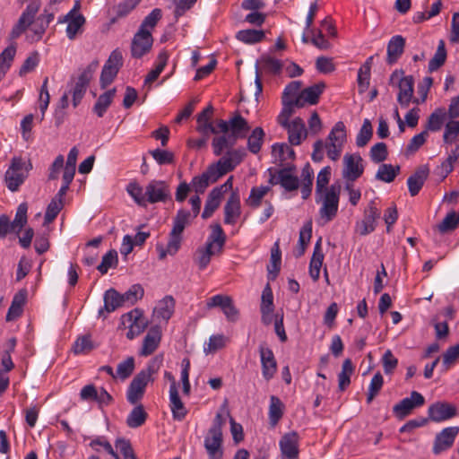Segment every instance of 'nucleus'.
<instances>
[{
	"instance_id": "f257e3e1",
	"label": "nucleus",
	"mask_w": 459,
	"mask_h": 459,
	"mask_svg": "<svg viewBox=\"0 0 459 459\" xmlns=\"http://www.w3.org/2000/svg\"><path fill=\"white\" fill-rule=\"evenodd\" d=\"M196 129L203 134H212L213 153L216 156L231 148L238 139L247 137L250 126L243 117H230L228 120L215 117H197Z\"/></svg>"
},
{
	"instance_id": "f03ea898",
	"label": "nucleus",
	"mask_w": 459,
	"mask_h": 459,
	"mask_svg": "<svg viewBox=\"0 0 459 459\" xmlns=\"http://www.w3.org/2000/svg\"><path fill=\"white\" fill-rule=\"evenodd\" d=\"M128 195L139 206L146 207L149 204L166 203L171 197L169 184L164 180H151L144 189L135 182H130L126 186Z\"/></svg>"
},
{
	"instance_id": "7ed1b4c3",
	"label": "nucleus",
	"mask_w": 459,
	"mask_h": 459,
	"mask_svg": "<svg viewBox=\"0 0 459 459\" xmlns=\"http://www.w3.org/2000/svg\"><path fill=\"white\" fill-rule=\"evenodd\" d=\"M161 17V10L155 8L143 19L132 39L131 54L133 57L141 58L151 51L153 44L152 31Z\"/></svg>"
},
{
	"instance_id": "20e7f679",
	"label": "nucleus",
	"mask_w": 459,
	"mask_h": 459,
	"mask_svg": "<svg viewBox=\"0 0 459 459\" xmlns=\"http://www.w3.org/2000/svg\"><path fill=\"white\" fill-rule=\"evenodd\" d=\"M161 361V359L155 357L134 377L126 391V399L131 404H137L143 399L146 386L154 381Z\"/></svg>"
},
{
	"instance_id": "39448f33",
	"label": "nucleus",
	"mask_w": 459,
	"mask_h": 459,
	"mask_svg": "<svg viewBox=\"0 0 459 459\" xmlns=\"http://www.w3.org/2000/svg\"><path fill=\"white\" fill-rule=\"evenodd\" d=\"M278 122L286 130L290 145H300L307 137L308 130L300 117H279Z\"/></svg>"
},
{
	"instance_id": "423d86ee",
	"label": "nucleus",
	"mask_w": 459,
	"mask_h": 459,
	"mask_svg": "<svg viewBox=\"0 0 459 459\" xmlns=\"http://www.w3.org/2000/svg\"><path fill=\"white\" fill-rule=\"evenodd\" d=\"M390 83L392 86L398 88L397 100L400 105L408 107L413 97V77L404 75L402 70H395L390 76Z\"/></svg>"
},
{
	"instance_id": "0eeeda50",
	"label": "nucleus",
	"mask_w": 459,
	"mask_h": 459,
	"mask_svg": "<svg viewBox=\"0 0 459 459\" xmlns=\"http://www.w3.org/2000/svg\"><path fill=\"white\" fill-rule=\"evenodd\" d=\"M346 142V130L342 122H338L329 133L325 144L327 157L336 161L341 157L344 143Z\"/></svg>"
},
{
	"instance_id": "6e6552de",
	"label": "nucleus",
	"mask_w": 459,
	"mask_h": 459,
	"mask_svg": "<svg viewBox=\"0 0 459 459\" xmlns=\"http://www.w3.org/2000/svg\"><path fill=\"white\" fill-rule=\"evenodd\" d=\"M31 167L30 162H26L20 157L13 158L11 166L4 175L8 189L12 192L17 191L27 178V173Z\"/></svg>"
},
{
	"instance_id": "1a4fd4ad",
	"label": "nucleus",
	"mask_w": 459,
	"mask_h": 459,
	"mask_svg": "<svg viewBox=\"0 0 459 459\" xmlns=\"http://www.w3.org/2000/svg\"><path fill=\"white\" fill-rule=\"evenodd\" d=\"M322 206L319 210L320 219L323 223L333 220L338 212L340 189L338 186H331L321 193Z\"/></svg>"
},
{
	"instance_id": "9d476101",
	"label": "nucleus",
	"mask_w": 459,
	"mask_h": 459,
	"mask_svg": "<svg viewBox=\"0 0 459 459\" xmlns=\"http://www.w3.org/2000/svg\"><path fill=\"white\" fill-rule=\"evenodd\" d=\"M99 65L98 61H92L91 64L87 65L86 68L83 69V71L79 75L77 82H75L74 86L72 88V93H73V106L76 108L81 100H82L88 84L91 82L93 74L97 70Z\"/></svg>"
},
{
	"instance_id": "9b49d317",
	"label": "nucleus",
	"mask_w": 459,
	"mask_h": 459,
	"mask_svg": "<svg viewBox=\"0 0 459 459\" xmlns=\"http://www.w3.org/2000/svg\"><path fill=\"white\" fill-rule=\"evenodd\" d=\"M122 65V52L119 49L113 50L101 71L100 85L102 88H106L114 81Z\"/></svg>"
},
{
	"instance_id": "f8f14e48",
	"label": "nucleus",
	"mask_w": 459,
	"mask_h": 459,
	"mask_svg": "<svg viewBox=\"0 0 459 459\" xmlns=\"http://www.w3.org/2000/svg\"><path fill=\"white\" fill-rule=\"evenodd\" d=\"M243 155L237 150L229 151L216 163L209 166L214 176L219 179L228 172L232 171L241 161Z\"/></svg>"
},
{
	"instance_id": "ddd939ff",
	"label": "nucleus",
	"mask_w": 459,
	"mask_h": 459,
	"mask_svg": "<svg viewBox=\"0 0 459 459\" xmlns=\"http://www.w3.org/2000/svg\"><path fill=\"white\" fill-rule=\"evenodd\" d=\"M364 172L363 159L359 153H346L343 156L342 178L347 182H354Z\"/></svg>"
},
{
	"instance_id": "4468645a",
	"label": "nucleus",
	"mask_w": 459,
	"mask_h": 459,
	"mask_svg": "<svg viewBox=\"0 0 459 459\" xmlns=\"http://www.w3.org/2000/svg\"><path fill=\"white\" fill-rule=\"evenodd\" d=\"M299 435L296 431L285 433L279 441L281 459H299Z\"/></svg>"
},
{
	"instance_id": "2eb2a0df",
	"label": "nucleus",
	"mask_w": 459,
	"mask_h": 459,
	"mask_svg": "<svg viewBox=\"0 0 459 459\" xmlns=\"http://www.w3.org/2000/svg\"><path fill=\"white\" fill-rule=\"evenodd\" d=\"M459 434V427L453 426L443 429L437 433L434 439L432 451L435 455H439L448 450L454 445V442Z\"/></svg>"
},
{
	"instance_id": "dca6fc26",
	"label": "nucleus",
	"mask_w": 459,
	"mask_h": 459,
	"mask_svg": "<svg viewBox=\"0 0 459 459\" xmlns=\"http://www.w3.org/2000/svg\"><path fill=\"white\" fill-rule=\"evenodd\" d=\"M424 403L425 399L423 395L417 391H413L411 393L410 397H406L395 404L393 411L397 418L403 420L409 415L413 409L422 406Z\"/></svg>"
},
{
	"instance_id": "f3484780",
	"label": "nucleus",
	"mask_w": 459,
	"mask_h": 459,
	"mask_svg": "<svg viewBox=\"0 0 459 459\" xmlns=\"http://www.w3.org/2000/svg\"><path fill=\"white\" fill-rule=\"evenodd\" d=\"M429 418L435 422L450 420L457 415V408L447 402H437L432 403L428 410Z\"/></svg>"
},
{
	"instance_id": "a211bd4d",
	"label": "nucleus",
	"mask_w": 459,
	"mask_h": 459,
	"mask_svg": "<svg viewBox=\"0 0 459 459\" xmlns=\"http://www.w3.org/2000/svg\"><path fill=\"white\" fill-rule=\"evenodd\" d=\"M39 4L38 3H31L28 4L20 16L17 23L13 26V28L11 30L10 38L12 39H15L19 38L25 30L32 23L35 15L39 12Z\"/></svg>"
},
{
	"instance_id": "6ab92c4d",
	"label": "nucleus",
	"mask_w": 459,
	"mask_h": 459,
	"mask_svg": "<svg viewBox=\"0 0 459 459\" xmlns=\"http://www.w3.org/2000/svg\"><path fill=\"white\" fill-rule=\"evenodd\" d=\"M259 355L263 377L266 381H270L277 372V361L274 354L269 347L262 343L259 346Z\"/></svg>"
},
{
	"instance_id": "aec40b11",
	"label": "nucleus",
	"mask_w": 459,
	"mask_h": 459,
	"mask_svg": "<svg viewBox=\"0 0 459 459\" xmlns=\"http://www.w3.org/2000/svg\"><path fill=\"white\" fill-rule=\"evenodd\" d=\"M222 432L217 430H208L204 437V447L208 454L209 459H222Z\"/></svg>"
},
{
	"instance_id": "412c9836",
	"label": "nucleus",
	"mask_w": 459,
	"mask_h": 459,
	"mask_svg": "<svg viewBox=\"0 0 459 459\" xmlns=\"http://www.w3.org/2000/svg\"><path fill=\"white\" fill-rule=\"evenodd\" d=\"M123 319L130 323L129 329L126 333V338L129 340H133L143 333L148 325V321L138 309H134L124 315Z\"/></svg>"
},
{
	"instance_id": "4be33fe9",
	"label": "nucleus",
	"mask_w": 459,
	"mask_h": 459,
	"mask_svg": "<svg viewBox=\"0 0 459 459\" xmlns=\"http://www.w3.org/2000/svg\"><path fill=\"white\" fill-rule=\"evenodd\" d=\"M325 87V83L319 82L302 90L296 99V107L302 108L316 104Z\"/></svg>"
},
{
	"instance_id": "5701e85b",
	"label": "nucleus",
	"mask_w": 459,
	"mask_h": 459,
	"mask_svg": "<svg viewBox=\"0 0 459 459\" xmlns=\"http://www.w3.org/2000/svg\"><path fill=\"white\" fill-rule=\"evenodd\" d=\"M161 341V330L159 326L152 327L143 341L139 355L148 357L152 355L160 346Z\"/></svg>"
},
{
	"instance_id": "b1692460",
	"label": "nucleus",
	"mask_w": 459,
	"mask_h": 459,
	"mask_svg": "<svg viewBox=\"0 0 459 459\" xmlns=\"http://www.w3.org/2000/svg\"><path fill=\"white\" fill-rule=\"evenodd\" d=\"M241 215L240 198L235 192L231 193L224 205V223L234 225Z\"/></svg>"
},
{
	"instance_id": "393cba45",
	"label": "nucleus",
	"mask_w": 459,
	"mask_h": 459,
	"mask_svg": "<svg viewBox=\"0 0 459 459\" xmlns=\"http://www.w3.org/2000/svg\"><path fill=\"white\" fill-rule=\"evenodd\" d=\"M302 82L300 81H293L290 82L284 89L282 93V104L284 106L281 115H284V112L294 111L292 108L296 107V99L301 91Z\"/></svg>"
},
{
	"instance_id": "a878e982",
	"label": "nucleus",
	"mask_w": 459,
	"mask_h": 459,
	"mask_svg": "<svg viewBox=\"0 0 459 459\" xmlns=\"http://www.w3.org/2000/svg\"><path fill=\"white\" fill-rule=\"evenodd\" d=\"M429 174V169L427 165H421L415 172L409 177L407 180L408 188L410 195L415 196L419 194L422 188L425 181L427 180Z\"/></svg>"
},
{
	"instance_id": "bb28decb",
	"label": "nucleus",
	"mask_w": 459,
	"mask_h": 459,
	"mask_svg": "<svg viewBox=\"0 0 459 459\" xmlns=\"http://www.w3.org/2000/svg\"><path fill=\"white\" fill-rule=\"evenodd\" d=\"M255 84L256 90L255 95L252 98L247 99L244 96L241 97L236 115H240L241 113H258L260 111V109L258 108L257 95L260 94L262 91V83L260 82L258 74H256L255 77Z\"/></svg>"
},
{
	"instance_id": "cd10ccee",
	"label": "nucleus",
	"mask_w": 459,
	"mask_h": 459,
	"mask_svg": "<svg viewBox=\"0 0 459 459\" xmlns=\"http://www.w3.org/2000/svg\"><path fill=\"white\" fill-rule=\"evenodd\" d=\"M380 212L374 205H369L365 212V217L357 225V230L362 236L368 235L375 230L377 220L379 218Z\"/></svg>"
},
{
	"instance_id": "c85d7f7f",
	"label": "nucleus",
	"mask_w": 459,
	"mask_h": 459,
	"mask_svg": "<svg viewBox=\"0 0 459 459\" xmlns=\"http://www.w3.org/2000/svg\"><path fill=\"white\" fill-rule=\"evenodd\" d=\"M59 23H67L66 36L69 39H74L78 33L82 31V26L85 23V18L83 15H74L72 13H66L65 16L58 19Z\"/></svg>"
},
{
	"instance_id": "c756f323",
	"label": "nucleus",
	"mask_w": 459,
	"mask_h": 459,
	"mask_svg": "<svg viewBox=\"0 0 459 459\" xmlns=\"http://www.w3.org/2000/svg\"><path fill=\"white\" fill-rule=\"evenodd\" d=\"M182 242V232L171 230L169 233V242L164 247L162 245H157L159 258L164 259L168 255H174L179 250Z\"/></svg>"
},
{
	"instance_id": "7c9ffc66",
	"label": "nucleus",
	"mask_w": 459,
	"mask_h": 459,
	"mask_svg": "<svg viewBox=\"0 0 459 459\" xmlns=\"http://www.w3.org/2000/svg\"><path fill=\"white\" fill-rule=\"evenodd\" d=\"M273 290L269 285L266 284L264 287L262 297L260 310L262 314V321L265 325H269L272 322V313L273 312Z\"/></svg>"
},
{
	"instance_id": "2f4dec72",
	"label": "nucleus",
	"mask_w": 459,
	"mask_h": 459,
	"mask_svg": "<svg viewBox=\"0 0 459 459\" xmlns=\"http://www.w3.org/2000/svg\"><path fill=\"white\" fill-rule=\"evenodd\" d=\"M27 299V290H19L13 298L11 306L6 314V321L10 322L15 320L19 316H22L23 311V307L26 303Z\"/></svg>"
},
{
	"instance_id": "473e14b6",
	"label": "nucleus",
	"mask_w": 459,
	"mask_h": 459,
	"mask_svg": "<svg viewBox=\"0 0 459 459\" xmlns=\"http://www.w3.org/2000/svg\"><path fill=\"white\" fill-rule=\"evenodd\" d=\"M270 183L273 185L279 183L287 191H294L299 187V178L292 175L290 169H280L277 181H274V177L272 176Z\"/></svg>"
},
{
	"instance_id": "72a5a7b5",
	"label": "nucleus",
	"mask_w": 459,
	"mask_h": 459,
	"mask_svg": "<svg viewBox=\"0 0 459 459\" xmlns=\"http://www.w3.org/2000/svg\"><path fill=\"white\" fill-rule=\"evenodd\" d=\"M217 180V178L208 167L201 175L194 177L189 185L196 194H204L210 184Z\"/></svg>"
},
{
	"instance_id": "f704fd0d",
	"label": "nucleus",
	"mask_w": 459,
	"mask_h": 459,
	"mask_svg": "<svg viewBox=\"0 0 459 459\" xmlns=\"http://www.w3.org/2000/svg\"><path fill=\"white\" fill-rule=\"evenodd\" d=\"M125 305L123 295H120L114 289H110L105 292L104 295V307L99 310V315L101 316L104 311L110 313L115 311L121 306Z\"/></svg>"
},
{
	"instance_id": "c9c22d12",
	"label": "nucleus",
	"mask_w": 459,
	"mask_h": 459,
	"mask_svg": "<svg viewBox=\"0 0 459 459\" xmlns=\"http://www.w3.org/2000/svg\"><path fill=\"white\" fill-rule=\"evenodd\" d=\"M324 253L321 247V238H319L314 247V252L309 264V274L314 281L319 279L320 269L324 261Z\"/></svg>"
},
{
	"instance_id": "e433bc0d",
	"label": "nucleus",
	"mask_w": 459,
	"mask_h": 459,
	"mask_svg": "<svg viewBox=\"0 0 459 459\" xmlns=\"http://www.w3.org/2000/svg\"><path fill=\"white\" fill-rule=\"evenodd\" d=\"M169 402L174 420H182L185 419L187 410L179 397L178 388H169Z\"/></svg>"
},
{
	"instance_id": "4c0bfd02",
	"label": "nucleus",
	"mask_w": 459,
	"mask_h": 459,
	"mask_svg": "<svg viewBox=\"0 0 459 459\" xmlns=\"http://www.w3.org/2000/svg\"><path fill=\"white\" fill-rule=\"evenodd\" d=\"M405 39L400 36H394L387 45V62L394 64L403 53Z\"/></svg>"
},
{
	"instance_id": "58836bf2",
	"label": "nucleus",
	"mask_w": 459,
	"mask_h": 459,
	"mask_svg": "<svg viewBox=\"0 0 459 459\" xmlns=\"http://www.w3.org/2000/svg\"><path fill=\"white\" fill-rule=\"evenodd\" d=\"M175 300L171 296H166L159 301L154 308V315L158 318L168 321L174 313Z\"/></svg>"
},
{
	"instance_id": "ea45409f",
	"label": "nucleus",
	"mask_w": 459,
	"mask_h": 459,
	"mask_svg": "<svg viewBox=\"0 0 459 459\" xmlns=\"http://www.w3.org/2000/svg\"><path fill=\"white\" fill-rule=\"evenodd\" d=\"M400 171L401 167L399 165L394 166L392 164L383 163L379 166L375 178L379 181L391 183L400 174Z\"/></svg>"
},
{
	"instance_id": "a19ab883",
	"label": "nucleus",
	"mask_w": 459,
	"mask_h": 459,
	"mask_svg": "<svg viewBox=\"0 0 459 459\" xmlns=\"http://www.w3.org/2000/svg\"><path fill=\"white\" fill-rule=\"evenodd\" d=\"M284 411V404L281 401V399L275 395H272L270 397V405H269V422L273 427H275L280 420L283 416Z\"/></svg>"
},
{
	"instance_id": "79ce46f5",
	"label": "nucleus",
	"mask_w": 459,
	"mask_h": 459,
	"mask_svg": "<svg viewBox=\"0 0 459 459\" xmlns=\"http://www.w3.org/2000/svg\"><path fill=\"white\" fill-rule=\"evenodd\" d=\"M148 418V413L145 411L143 404H137L130 411L126 418V425L129 428L136 429L143 426Z\"/></svg>"
},
{
	"instance_id": "37998d69",
	"label": "nucleus",
	"mask_w": 459,
	"mask_h": 459,
	"mask_svg": "<svg viewBox=\"0 0 459 459\" xmlns=\"http://www.w3.org/2000/svg\"><path fill=\"white\" fill-rule=\"evenodd\" d=\"M221 198L220 189H212L209 193L202 213L203 219H208L213 214L220 206Z\"/></svg>"
},
{
	"instance_id": "c03bdc74",
	"label": "nucleus",
	"mask_w": 459,
	"mask_h": 459,
	"mask_svg": "<svg viewBox=\"0 0 459 459\" xmlns=\"http://www.w3.org/2000/svg\"><path fill=\"white\" fill-rule=\"evenodd\" d=\"M220 252L211 247V244H205L204 247L197 249L195 255V262L200 270H204L210 264L212 256Z\"/></svg>"
},
{
	"instance_id": "a18cd8bd",
	"label": "nucleus",
	"mask_w": 459,
	"mask_h": 459,
	"mask_svg": "<svg viewBox=\"0 0 459 459\" xmlns=\"http://www.w3.org/2000/svg\"><path fill=\"white\" fill-rule=\"evenodd\" d=\"M354 372V366L351 359H344L342 370L338 374V387L344 391L351 384V377Z\"/></svg>"
},
{
	"instance_id": "49530a36",
	"label": "nucleus",
	"mask_w": 459,
	"mask_h": 459,
	"mask_svg": "<svg viewBox=\"0 0 459 459\" xmlns=\"http://www.w3.org/2000/svg\"><path fill=\"white\" fill-rule=\"evenodd\" d=\"M270 190L271 187L268 186L252 187L249 196L247 199V205L255 209L258 208L262 204L263 198L268 194Z\"/></svg>"
},
{
	"instance_id": "de8ad7c7",
	"label": "nucleus",
	"mask_w": 459,
	"mask_h": 459,
	"mask_svg": "<svg viewBox=\"0 0 459 459\" xmlns=\"http://www.w3.org/2000/svg\"><path fill=\"white\" fill-rule=\"evenodd\" d=\"M272 154L276 161L283 162L288 159H294L295 152L287 143H274L272 146Z\"/></svg>"
},
{
	"instance_id": "09e8293b",
	"label": "nucleus",
	"mask_w": 459,
	"mask_h": 459,
	"mask_svg": "<svg viewBox=\"0 0 459 459\" xmlns=\"http://www.w3.org/2000/svg\"><path fill=\"white\" fill-rule=\"evenodd\" d=\"M27 211V204L22 203L18 206L14 220L12 222L10 221L11 230L13 232L19 234L22 228L26 225Z\"/></svg>"
},
{
	"instance_id": "8fccbe9b",
	"label": "nucleus",
	"mask_w": 459,
	"mask_h": 459,
	"mask_svg": "<svg viewBox=\"0 0 459 459\" xmlns=\"http://www.w3.org/2000/svg\"><path fill=\"white\" fill-rule=\"evenodd\" d=\"M226 240L225 234L220 224H214L212 226V233L208 238L205 244H211V247L215 248L221 252Z\"/></svg>"
},
{
	"instance_id": "3c124183",
	"label": "nucleus",
	"mask_w": 459,
	"mask_h": 459,
	"mask_svg": "<svg viewBox=\"0 0 459 459\" xmlns=\"http://www.w3.org/2000/svg\"><path fill=\"white\" fill-rule=\"evenodd\" d=\"M264 138V132L262 127H255L247 138L248 150L256 154L260 152Z\"/></svg>"
},
{
	"instance_id": "603ef678",
	"label": "nucleus",
	"mask_w": 459,
	"mask_h": 459,
	"mask_svg": "<svg viewBox=\"0 0 459 459\" xmlns=\"http://www.w3.org/2000/svg\"><path fill=\"white\" fill-rule=\"evenodd\" d=\"M312 236V223L307 222L299 231V247L296 251V256L299 257L304 255L305 250L310 241Z\"/></svg>"
},
{
	"instance_id": "864d4df0",
	"label": "nucleus",
	"mask_w": 459,
	"mask_h": 459,
	"mask_svg": "<svg viewBox=\"0 0 459 459\" xmlns=\"http://www.w3.org/2000/svg\"><path fill=\"white\" fill-rule=\"evenodd\" d=\"M281 262V250L278 242H276L271 250L270 264L267 266L269 275L274 279L280 272Z\"/></svg>"
},
{
	"instance_id": "5fc2aeb1",
	"label": "nucleus",
	"mask_w": 459,
	"mask_h": 459,
	"mask_svg": "<svg viewBox=\"0 0 459 459\" xmlns=\"http://www.w3.org/2000/svg\"><path fill=\"white\" fill-rule=\"evenodd\" d=\"M228 342L229 338L223 334L212 335L204 345V351L206 354L215 353L218 350L224 348Z\"/></svg>"
},
{
	"instance_id": "6e6d98bb",
	"label": "nucleus",
	"mask_w": 459,
	"mask_h": 459,
	"mask_svg": "<svg viewBox=\"0 0 459 459\" xmlns=\"http://www.w3.org/2000/svg\"><path fill=\"white\" fill-rule=\"evenodd\" d=\"M237 39L247 44H255L260 42L265 37L263 30H242L237 33Z\"/></svg>"
},
{
	"instance_id": "4d7b16f0",
	"label": "nucleus",
	"mask_w": 459,
	"mask_h": 459,
	"mask_svg": "<svg viewBox=\"0 0 459 459\" xmlns=\"http://www.w3.org/2000/svg\"><path fill=\"white\" fill-rule=\"evenodd\" d=\"M16 54V48L14 46L7 47L0 54V78L4 76L8 69L10 68L12 62Z\"/></svg>"
},
{
	"instance_id": "13d9d810",
	"label": "nucleus",
	"mask_w": 459,
	"mask_h": 459,
	"mask_svg": "<svg viewBox=\"0 0 459 459\" xmlns=\"http://www.w3.org/2000/svg\"><path fill=\"white\" fill-rule=\"evenodd\" d=\"M459 225V213L451 212L446 214L443 221L437 225V229L440 233H446L455 230Z\"/></svg>"
},
{
	"instance_id": "bf43d9fd",
	"label": "nucleus",
	"mask_w": 459,
	"mask_h": 459,
	"mask_svg": "<svg viewBox=\"0 0 459 459\" xmlns=\"http://www.w3.org/2000/svg\"><path fill=\"white\" fill-rule=\"evenodd\" d=\"M302 182H301V195L303 199L308 198L312 192V185H313V171L310 169L309 165H307L301 173Z\"/></svg>"
},
{
	"instance_id": "052dcab7",
	"label": "nucleus",
	"mask_w": 459,
	"mask_h": 459,
	"mask_svg": "<svg viewBox=\"0 0 459 459\" xmlns=\"http://www.w3.org/2000/svg\"><path fill=\"white\" fill-rule=\"evenodd\" d=\"M116 90L111 89L107 91H105L103 94H101L99 99L97 100L95 105H94V111L98 113V115H102L104 112L107 111V108L111 104L113 98L115 96Z\"/></svg>"
},
{
	"instance_id": "680f3d73",
	"label": "nucleus",
	"mask_w": 459,
	"mask_h": 459,
	"mask_svg": "<svg viewBox=\"0 0 459 459\" xmlns=\"http://www.w3.org/2000/svg\"><path fill=\"white\" fill-rule=\"evenodd\" d=\"M459 359V344L449 347L443 354L442 367L444 370H448L455 365Z\"/></svg>"
},
{
	"instance_id": "e2e57ef3",
	"label": "nucleus",
	"mask_w": 459,
	"mask_h": 459,
	"mask_svg": "<svg viewBox=\"0 0 459 459\" xmlns=\"http://www.w3.org/2000/svg\"><path fill=\"white\" fill-rule=\"evenodd\" d=\"M134 370V359L128 357L121 361L117 368L116 376L121 380L127 379Z\"/></svg>"
},
{
	"instance_id": "0e129e2a",
	"label": "nucleus",
	"mask_w": 459,
	"mask_h": 459,
	"mask_svg": "<svg viewBox=\"0 0 459 459\" xmlns=\"http://www.w3.org/2000/svg\"><path fill=\"white\" fill-rule=\"evenodd\" d=\"M384 385V378L380 372H377L372 377L367 394V403H370L378 394Z\"/></svg>"
},
{
	"instance_id": "69168bd1",
	"label": "nucleus",
	"mask_w": 459,
	"mask_h": 459,
	"mask_svg": "<svg viewBox=\"0 0 459 459\" xmlns=\"http://www.w3.org/2000/svg\"><path fill=\"white\" fill-rule=\"evenodd\" d=\"M388 151L385 143H377L370 148L369 157L374 163H381L387 159Z\"/></svg>"
},
{
	"instance_id": "338daca9",
	"label": "nucleus",
	"mask_w": 459,
	"mask_h": 459,
	"mask_svg": "<svg viewBox=\"0 0 459 459\" xmlns=\"http://www.w3.org/2000/svg\"><path fill=\"white\" fill-rule=\"evenodd\" d=\"M193 218L191 212L184 209L179 210L174 218L172 229L183 233L186 226L190 223Z\"/></svg>"
},
{
	"instance_id": "774afa93",
	"label": "nucleus",
	"mask_w": 459,
	"mask_h": 459,
	"mask_svg": "<svg viewBox=\"0 0 459 459\" xmlns=\"http://www.w3.org/2000/svg\"><path fill=\"white\" fill-rule=\"evenodd\" d=\"M144 290L140 284L132 285L127 291L123 294L125 304L134 305L143 297Z\"/></svg>"
}]
</instances>
